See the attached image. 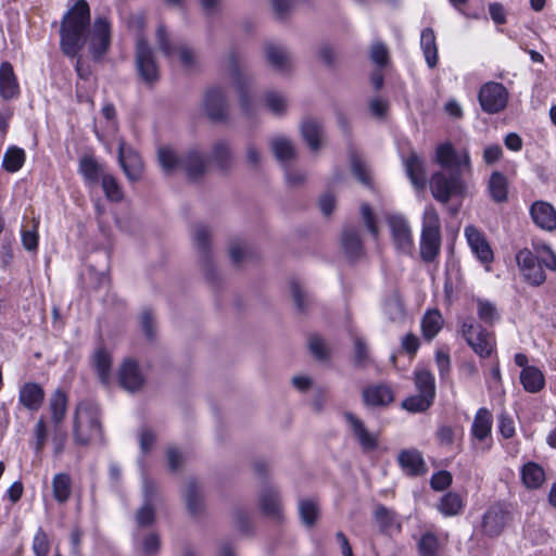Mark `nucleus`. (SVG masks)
<instances>
[{
    "label": "nucleus",
    "mask_w": 556,
    "mask_h": 556,
    "mask_svg": "<svg viewBox=\"0 0 556 556\" xmlns=\"http://www.w3.org/2000/svg\"><path fill=\"white\" fill-rule=\"evenodd\" d=\"M299 513L302 521H316L319 518L318 503L311 498L301 500Z\"/></svg>",
    "instance_id": "nucleus-56"
},
{
    "label": "nucleus",
    "mask_w": 556,
    "mask_h": 556,
    "mask_svg": "<svg viewBox=\"0 0 556 556\" xmlns=\"http://www.w3.org/2000/svg\"><path fill=\"white\" fill-rule=\"evenodd\" d=\"M350 160L353 175L361 184L370 188L372 186V181L370 170L366 163L356 153H352Z\"/></svg>",
    "instance_id": "nucleus-47"
},
{
    "label": "nucleus",
    "mask_w": 556,
    "mask_h": 556,
    "mask_svg": "<svg viewBox=\"0 0 556 556\" xmlns=\"http://www.w3.org/2000/svg\"><path fill=\"white\" fill-rule=\"evenodd\" d=\"M463 508V501L457 493L448 492L445 494L440 504L439 509L445 517L457 515Z\"/></svg>",
    "instance_id": "nucleus-48"
},
{
    "label": "nucleus",
    "mask_w": 556,
    "mask_h": 556,
    "mask_svg": "<svg viewBox=\"0 0 556 556\" xmlns=\"http://www.w3.org/2000/svg\"><path fill=\"white\" fill-rule=\"evenodd\" d=\"M20 93V86L11 63L2 62L0 65V97L11 100Z\"/></svg>",
    "instance_id": "nucleus-28"
},
{
    "label": "nucleus",
    "mask_w": 556,
    "mask_h": 556,
    "mask_svg": "<svg viewBox=\"0 0 556 556\" xmlns=\"http://www.w3.org/2000/svg\"><path fill=\"white\" fill-rule=\"evenodd\" d=\"M166 455H167V464H168V469L172 471V472H177L178 470H180L186 462V455L185 453L175 447V446H169L166 451Z\"/></svg>",
    "instance_id": "nucleus-58"
},
{
    "label": "nucleus",
    "mask_w": 556,
    "mask_h": 556,
    "mask_svg": "<svg viewBox=\"0 0 556 556\" xmlns=\"http://www.w3.org/2000/svg\"><path fill=\"white\" fill-rule=\"evenodd\" d=\"M397 462L405 473L410 477L425 476L428 471L421 452L416 448L401 451Z\"/></svg>",
    "instance_id": "nucleus-19"
},
{
    "label": "nucleus",
    "mask_w": 556,
    "mask_h": 556,
    "mask_svg": "<svg viewBox=\"0 0 556 556\" xmlns=\"http://www.w3.org/2000/svg\"><path fill=\"white\" fill-rule=\"evenodd\" d=\"M420 47L424 51L426 62L430 68L437 66L438 63V48L435 42V35L432 28H425L420 35Z\"/></svg>",
    "instance_id": "nucleus-39"
},
{
    "label": "nucleus",
    "mask_w": 556,
    "mask_h": 556,
    "mask_svg": "<svg viewBox=\"0 0 556 556\" xmlns=\"http://www.w3.org/2000/svg\"><path fill=\"white\" fill-rule=\"evenodd\" d=\"M118 162L130 181H137L141 178L143 170L142 160L138 152L127 146L124 140H121L118 144Z\"/></svg>",
    "instance_id": "nucleus-14"
},
{
    "label": "nucleus",
    "mask_w": 556,
    "mask_h": 556,
    "mask_svg": "<svg viewBox=\"0 0 556 556\" xmlns=\"http://www.w3.org/2000/svg\"><path fill=\"white\" fill-rule=\"evenodd\" d=\"M111 365L112 359L110 354L103 348H99L93 354V366L101 383L104 386H108L110 382Z\"/></svg>",
    "instance_id": "nucleus-41"
},
{
    "label": "nucleus",
    "mask_w": 556,
    "mask_h": 556,
    "mask_svg": "<svg viewBox=\"0 0 556 556\" xmlns=\"http://www.w3.org/2000/svg\"><path fill=\"white\" fill-rule=\"evenodd\" d=\"M465 236L472 253L481 263L489 264L493 261V251L490 244L475 226H467Z\"/></svg>",
    "instance_id": "nucleus-18"
},
{
    "label": "nucleus",
    "mask_w": 556,
    "mask_h": 556,
    "mask_svg": "<svg viewBox=\"0 0 556 556\" xmlns=\"http://www.w3.org/2000/svg\"><path fill=\"white\" fill-rule=\"evenodd\" d=\"M453 481L452 473L446 470H440L434 472L430 479V486L434 491H444L446 490Z\"/></svg>",
    "instance_id": "nucleus-61"
},
{
    "label": "nucleus",
    "mask_w": 556,
    "mask_h": 556,
    "mask_svg": "<svg viewBox=\"0 0 556 556\" xmlns=\"http://www.w3.org/2000/svg\"><path fill=\"white\" fill-rule=\"evenodd\" d=\"M265 54L267 62L275 71L287 73L292 68V55L285 47L267 43Z\"/></svg>",
    "instance_id": "nucleus-27"
},
{
    "label": "nucleus",
    "mask_w": 556,
    "mask_h": 556,
    "mask_svg": "<svg viewBox=\"0 0 556 556\" xmlns=\"http://www.w3.org/2000/svg\"><path fill=\"white\" fill-rule=\"evenodd\" d=\"M149 523H139L135 532V541L140 545L141 551L147 556H154L161 547L157 533L150 531L147 526Z\"/></svg>",
    "instance_id": "nucleus-29"
},
{
    "label": "nucleus",
    "mask_w": 556,
    "mask_h": 556,
    "mask_svg": "<svg viewBox=\"0 0 556 556\" xmlns=\"http://www.w3.org/2000/svg\"><path fill=\"white\" fill-rule=\"evenodd\" d=\"M406 175L408 176L412 185L417 189L421 190L426 187L427 175L426 165L422 157H420L415 151H410L409 155L403 159Z\"/></svg>",
    "instance_id": "nucleus-22"
},
{
    "label": "nucleus",
    "mask_w": 556,
    "mask_h": 556,
    "mask_svg": "<svg viewBox=\"0 0 556 556\" xmlns=\"http://www.w3.org/2000/svg\"><path fill=\"white\" fill-rule=\"evenodd\" d=\"M89 52L94 61H100L111 45V23L105 15H98L88 33Z\"/></svg>",
    "instance_id": "nucleus-7"
},
{
    "label": "nucleus",
    "mask_w": 556,
    "mask_h": 556,
    "mask_svg": "<svg viewBox=\"0 0 556 556\" xmlns=\"http://www.w3.org/2000/svg\"><path fill=\"white\" fill-rule=\"evenodd\" d=\"M517 265L525 280L531 286H541L546 280L544 269L539 262V256L528 249H522L516 254Z\"/></svg>",
    "instance_id": "nucleus-13"
},
{
    "label": "nucleus",
    "mask_w": 556,
    "mask_h": 556,
    "mask_svg": "<svg viewBox=\"0 0 556 556\" xmlns=\"http://www.w3.org/2000/svg\"><path fill=\"white\" fill-rule=\"evenodd\" d=\"M435 161L444 168L451 169L448 175L438 172L430 179L432 197L440 203L446 204L452 197H462L466 184L462 178L463 168L470 169V156L467 150L458 154L451 143L437 148Z\"/></svg>",
    "instance_id": "nucleus-1"
},
{
    "label": "nucleus",
    "mask_w": 556,
    "mask_h": 556,
    "mask_svg": "<svg viewBox=\"0 0 556 556\" xmlns=\"http://www.w3.org/2000/svg\"><path fill=\"white\" fill-rule=\"evenodd\" d=\"M260 507L268 518H285L279 492L273 486H266L262 490L260 494Z\"/></svg>",
    "instance_id": "nucleus-24"
},
{
    "label": "nucleus",
    "mask_w": 556,
    "mask_h": 556,
    "mask_svg": "<svg viewBox=\"0 0 556 556\" xmlns=\"http://www.w3.org/2000/svg\"><path fill=\"white\" fill-rule=\"evenodd\" d=\"M38 226H39V219L33 218V229H23L22 230V244L24 249L27 251H36L38 248Z\"/></svg>",
    "instance_id": "nucleus-57"
},
{
    "label": "nucleus",
    "mask_w": 556,
    "mask_h": 556,
    "mask_svg": "<svg viewBox=\"0 0 556 556\" xmlns=\"http://www.w3.org/2000/svg\"><path fill=\"white\" fill-rule=\"evenodd\" d=\"M443 317L438 309L428 311L421 319V331L425 340L431 341L440 332Z\"/></svg>",
    "instance_id": "nucleus-40"
},
{
    "label": "nucleus",
    "mask_w": 556,
    "mask_h": 556,
    "mask_svg": "<svg viewBox=\"0 0 556 556\" xmlns=\"http://www.w3.org/2000/svg\"><path fill=\"white\" fill-rule=\"evenodd\" d=\"M52 489L54 498L64 503L68 500L72 490L71 478L66 473H58L52 480Z\"/></svg>",
    "instance_id": "nucleus-45"
},
{
    "label": "nucleus",
    "mask_w": 556,
    "mask_h": 556,
    "mask_svg": "<svg viewBox=\"0 0 556 556\" xmlns=\"http://www.w3.org/2000/svg\"><path fill=\"white\" fill-rule=\"evenodd\" d=\"M387 224L396 250L403 254H409L413 250L414 241L407 218L402 214H389L387 216Z\"/></svg>",
    "instance_id": "nucleus-10"
},
{
    "label": "nucleus",
    "mask_w": 556,
    "mask_h": 556,
    "mask_svg": "<svg viewBox=\"0 0 556 556\" xmlns=\"http://www.w3.org/2000/svg\"><path fill=\"white\" fill-rule=\"evenodd\" d=\"M162 497L150 482L144 484V500L142 506L137 511V521H154L157 517V510L162 506Z\"/></svg>",
    "instance_id": "nucleus-17"
},
{
    "label": "nucleus",
    "mask_w": 556,
    "mask_h": 556,
    "mask_svg": "<svg viewBox=\"0 0 556 556\" xmlns=\"http://www.w3.org/2000/svg\"><path fill=\"white\" fill-rule=\"evenodd\" d=\"M369 349L362 337L354 338V365L357 368H365L369 364Z\"/></svg>",
    "instance_id": "nucleus-55"
},
{
    "label": "nucleus",
    "mask_w": 556,
    "mask_h": 556,
    "mask_svg": "<svg viewBox=\"0 0 556 556\" xmlns=\"http://www.w3.org/2000/svg\"><path fill=\"white\" fill-rule=\"evenodd\" d=\"M210 160L218 170L228 173L235 163V154L230 142L226 139L216 140L212 144Z\"/></svg>",
    "instance_id": "nucleus-20"
},
{
    "label": "nucleus",
    "mask_w": 556,
    "mask_h": 556,
    "mask_svg": "<svg viewBox=\"0 0 556 556\" xmlns=\"http://www.w3.org/2000/svg\"><path fill=\"white\" fill-rule=\"evenodd\" d=\"M157 159L165 174L169 175L176 169H182L191 181L200 180L208 167V160L198 149H190L177 155L169 148H160Z\"/></svg>",
    "instance_id": "nucleus-3"
},
{
    "label": "nucleus",
    "mask_w": 556,
    "mask_h": 556,
    "mask_svg": "<svg viewBox=\"0 0 556 556\" xmlns=\"http://www.w3.org/2000/svg\"><path fill=\"white\" fill-rule=\"evenodd\" d=\"M155 41L166 58H173L177 54L181 65L186 68H191L195 64L194 52L187 46H176L173 43L164 25L157 27Z\"/></svg>",
    "instance_id": "nucleus-11"
},
{
    "label": "nucleus",
    "mask_w": 556,
    "mask_h": 556,
    "mask_svg": "<svg viewBox=\"0 0 556 556\" xmlns=\"http://www.w3.org/2000/svg\"><path fill=\"white\" fill-rule=\"evenodd\" d=\"M90 7L77 0L64 14L60 26V48L68 58H75L84 48L90 29Z\"/></svg>",
    "instance_id": "nucleus-2"
},
{
    "label": "nucleus",
    "mask_w": 556,
    "mask_h": 556,
    "mask_svg": "<svg viewBox=\"0 0 556 556\" xmlns=\"http://www.w3.org/2000/svg\"><path fill=\"white\" fill-rule=\"evenodd\" d=\"M362 399L367 407H386L394 402V392L386 383L370 384L362 391Z\"/></svg>",
    "instance_id": "nucleus-16"
},
{
    "label": "nucleus",
    "mask_w": 556,
    "mask_h": 556,
    "mask_svg": "<svg viewBox=\"0 0 556 556\" xmlns=\"http://www.w3.org/2000/svg\"><path fill=\"white\" fill-rule=\"evenodd\" d=\"M264 102L267 109L276 116H282L288 108L286 97L276 91H269L264 96Z\"/></svg>",
    "instance_id": "nucleus-49"
},
{
    "label": "nucleus",
    "mask_w": 556,
    "mask_h": 556,
    "mask_svg": "<svg viewBox=\"0 0 556 556\" xmlns=\"http://www.w3.org/2000/svg\"><path fill=\"white\" fill-rule=\"evenodd\" d=\"M226 65L239 94L243 113L248 116L254 114V105L249 94L250 78L240 70V59L236 51H230L226 58Z\"/></svg>",
    "instance_id": "nucleus-6"
},
{
    "label": "nucleus",
    "mask_w": 556,
    "mask_h": 556,
    "mask_svg": "<svg viewBox=\"0 0 556 556\" xmlns=\"http://www.w3.org/2000/svg\"><path fill=\"white\" fill-rule=\"evenodd\" d=\"M45 390L36 382H25L20 387L18 403L29 412H37L43 404Z\"/></svg>",
    "instance_id": "nucleus-21"
},
{
    "label": "nucleus",
    "mask_w": 556,
    "mask_h": 556,
    "mask_svg": "<svg viewBox=\"0 0 556 556\" xmlns=\"http://www.w3.org/2000/svg\"><path fill=\"white\" fill-rule=\"evenodd\" d=\"M440 542L438 538L430 532L425 533L418 542V551L420 556H439Z\"/></svg>",
    "instance_id": "nucleus-53"
},
{
    "label": "nucleus",
    "mask_w": 556,
    "mask_h": 556,
    "mask_svg": "<svg viewBox=\"0 0 556 556\" xmlns=\"http://www.w3.org/2000/svg\"><path fill=\"white\" fill-rule=\"evenodd\" d=\"M33 549L36 556H47L49 553V541L47 534L41 530H39L34 538Z\"/></svg>",
    "instance_id": "nucleus-64"
},
{
    "label": "nucleus",
    "mask_w": 556,
    "mask_h": 556,
    "mask_svg": "<svg viewBox=\"0 0 556 556\" xmlns=\"http://www.w3.org/2000/svg\"><path fill=\"white\" fill-rule=\"evenodd\" d=\"M371 61L379 67H383L389 62V51L381 41L374 42L370 51Z\"/></svg>",
    "instance_id": "nucleus-59"
},
{
    "label": "nucleus",
    "mask_w": 556,
    "mask_h": 556,
    "mask_svg": "<svg viewBox=\"0 0 556 556\" xmlns=\"http://www.w3.org/2000/svg\"><path fill=\"white\" fill-rule=\"evenodd\" d=\"M301 132L309 149L317 151L320 148V140L324 128L320 122L315 118H306L301 125Z\"/></svg>",
    "instance_id": "nucleus-33"
},
{
    "label": "nucleus",
    "mask_w": 556,
    "mask_h": 556,
    "mask_svg": "<svg viewBox=\"0 0 556 556\" xmlns=\"http://www.w3.org/2000/svg\"><path fill=\"white\" fill-rule=\"evenodd\" d=\"M25 151L17 147H10L2 160L3 168L9 173H15L22 168L25 163Z\"/></svg>",
    "instance_id": "nucleus-44"
},
{
    "label": "nucleus",
    "mask_w": 556,
    "mask_h": 556,
    "mask_svg": "<svg viewBox=\"0 0 556 556\" xmlns=\"http://www.w3.org/2000/svg\"><path fill=\"white\" fill-rule=\"evenodd\" d=\"M498 429L505 439H510L515 434V426L513 418L505 412L498 416Z\"/></svg>",
    "instance_id": "nucleus-63"
},
{
    "label": "nucleus",
    "mask_w": 556,
    "mask_h": 556,
    "mask_svg": "<svg viewBox=\"0 0 556 556\" xmlns=\"http://www.w3.org/2000/svg\"><path fill=\"white\" fill-rule=\"evenodd\" d=\"M415 386L418 393L434 400L435 397V380L434 376L426 369L415 370Z\"/></svg>",
    "instance_id": "nucleus-42"
},
{
    "label": "nucleus",
    "mask_w": 556,
    "mask_h": 556,
    "mask_svg": "<svg viewBox=\"0 0 556 556\" xmlns=\"http://www.w3.org/2000/svg\"><path fill=\"white\" fill-rule=\"evenodd\" d=\"M48 437V429L46 421L40 418L34 427V448L36 453L42 452Z\"/></svg>",
    "instance_id": "nucleus-60"
},
{
    "label": "nucleus",
    "mask_w": 556,
    "mask_h": 556,
    "mask_svg": "<svg viewBox=\"0 0 556 556\" xmlns=\"http://www.w3.org/2000/svg\"><path fill=\"white\" fill-rule=\"evenodd\" d=\"M73 438L77 445L83 446L102 439L100 409L97 403L84 400L77 404L73 418Z\"/></svg>",
    "instance_id": "nucleus-4"
},
{
    "label": "nucleus",
    "mask_w": 556,
    "mask_h": 556,
    "mask_svg": "<svg viewBox=\"0 0 556 556\" xmlns=\"http://www.w3.org/2000/svg\"><path fill=\"white\" fill-rule=\"evenodd\" d=\"M488 190L494 202H506L508 200V181L504 174L493 172L489 179Z\"/></svg>",
    "instance_id": "nucleus-36"
},
{
    "label": "nucleus",
    "mask_w": 556,
    "mask_h": 556,
    "mask_svg": "<svg viewBox=\"0 0 556 556\" xmlns=\"http://www.w3.org/2000/svg\"><path fill=\"white\" fill-rule=\"evenodd\" d=\"M193 240L203 262L208 267L207 253L210 250V232L207 227L204 225H195L193 228Z\"/></svg>",
    "instance_id": "nucleus-46"
},
{
    "label": "nucleus",
    "mask_w": 556,
    "mask_h": 556,
    "mask_svg": "<svg viewBox=\"0 0 556 556\" xmlns=\"http://www.w3.org/2000/svg\"><path fill=\"white\" fill-rule=\"evenodd\" d=\"M101 185L108 200L112 202L123 200L124 193L115 177L110 174L102 175Z\"/></svg>",
    "instance_id": "nucleus-51"
},
{
    "label": "nucleus",
    "mask_w": 556,
    "mask_h": 556,
    "mask_svg": "<svg viewBox=\"0 0 556 556\" xmlns=\"http://www.w3.org/2000/svg\"><path fill=\"white\" fill-rule=\"evenodd\" d=\"M118 378L121 386L129 392L139 390L144 383V378L139 370V366L132 359H127L123 363Z\"/></svg>",
    "instance_id": "nucleus-25"
},
{
    "label": "nucleus",
    "mask_w": 556,
    "mask_h": 556,
    "mask_svg": "<svg viewBox=\"0 0 556 556\" xmlns=\"http://www.w3.org/2000/svg\"><path fill=\"white\" fill-rule=\"evenodd\" d=\"M136 64L141 79L152 85L159 79V67L153 51L144 37H139L136 43Z\"/></svg>",
    "instance_id": "nucleus-9"
},
{
    "label": "nucleus",
    "mask_w": 556,
    "mask_h": 556,
    "mask_svg": "<svg viewBox=\"0 0 556 556\" xmlns=\"http://www.w3.org/2000/svg\"><path fill=\"white\" fill-rule=\"evenodd\" d=\"M520 473L522 483L527 489H539L545 481L544 469L533 462L525 464Z\"/></svg>",
    "instance_id": "nucleus-35"
},
{
    "label": "nucleus",
    "mask_w": 556,
    "mask_h": 556,
    "mask_svg": "<svg viewBox=\"0 0 556 556\" xmlns=\"http://www.w3.org/2000/svg\"><path fill=\"white\" fill-rule=\"evenodd\" d=\"M203 110L206 116L214 123H223L228 118V101L223 89L217 87L208 88L205 91Z\"/></svg>",
    "instance_id": "nucleus-12"
},
{
    "label": "nucleus",
    "mask_w": 556,
    "mask_h": 556,
    "mask_svg": "<svg viewBox=\"0 0 556 556\" xmlns=\"http://www.w3.org/2000/svg\"><path fill=\"white\" fill-rule=\"evenodd\" d=\"M184 498L186 507L192 517L198 516L204 508L202 492L199 484L193 480H189L185 492Z\"/></svg>",
    "instance_id": "nucleus-32"
},
{
    "label": "nucleus",
    "mask_w": 556,
    "mask_h": 556,
    "mask_svg": "<svg viewBox=\"0 0 556 556\" xmlns=\"http://www.w3.org/2000/svg\"><path fill=\"white\" fill-rule=\"evenodd\" d=\"M312 354L318 359H326L329 351L326 342L319 336H312L308 341Z\"/></svg>",
    "instance_id": "nucleus-62"
},
{
    "label": "nucleus",
    "mask_w": 556,
    "mask_h": 556,
    "mask_svg": "<svg viewBox=\"0 0 556 556\" xmlns=\"http://www.w3.org/2000/svg\"><path fill=\"white\" fill-rule=\"evenodd\" d=\"M343 416L362 450L364 452L375 451L378 446V434L369 432L363 420H361L355 414L345 412Z\"/></svg>",
    "instance_id": "nucleus-15"
},
{
    "label": "nucleus",
    "mask_w": 556,
    "mask_h": 556,
    "mask_svg": "<svg viewBox=\"0 0 556 556\" xmlns=\"http://www.w3.org/2000/svg\"><path fill=\"white\" fill-rule=\"evenodd\" d=\"M421 232H441L440 216L431 204L424 211Z\"/></svg>",
    "instance_id": "nucleus-54"
},
{
    "label": "nucleus",
    "mask_w": 556,
    "mask_h": 556,
    "mask_svg": "<svg viewBox=\"0 0 556 556\" xmlns=\"http://www.w3.org/2000/svg\"><path fill=\"white\" fill-rule=\"evenodd\" d=\"M49 409L51 419L55 428L63 422L67 410V395L61 390L56 389L49 399Z\"/></svg>",
    "instance_id": "nucleus-34"
},
{
    "label": "nucleus",
    "mask_w": 556,
    "mask_h": 556,
    "mask_svg": "<svg viewBox=\"0 0 556 556\" xmlns=\"http://www.w3.org/2000/svg\"><path fill=\"white\" fill-rule=\"evenodd\" d=\"M433 401L434 400L428 399V396L418 393L416 395H410L406 397L401 405L402 408L406 409L407 412L422 413L426 412L432 405Z\"/></svg>",
    "instance_id": "nucleus-50"
},
{
    "label": "nucleus",
    "mask_w": 556,
    "mask_h": 556,
    "mask_svg": "<svg viewBox=\"0 0 556 556\" xmlns=\"http://www.w3.org/2000/svg\"><path fill=\"white\" fill-rule=\"evenodd\" d=\"M79 172L92 185L97 184L102 178V175H105L102 166L93 157L89 156L80 160Z\"/></svg>",
    "instance_id": "nucleus-43"
},
{
    "label": "nucleus",
    "mask_w": 556,
    "mask_h": 556,
    "mask_svg": "<svg viewBox=\"0 0 556 556\" xmlns=\"http://www.w3.org/2000/svg\"><path fill=\"white\" fill-rule=\"evenodd\" d=\"M531 217L536 226L544 230L556 229V210L552 204L536 201L530 207Z\"/></svg>",
    "instance_id": "nucleus-23"
},
{
    "label": "nucleus",
    "mask_w": 556,
    "mask_h": 556,
    "mask_svg": "<svg viewBox=\"0 0 556 556\" xmlns=\"http://www.w3.org/2000/svg\"><path fill=\"white\" fill-rule=\"evenodd\" d=\"M441 249V232H421L420 257L430 263L435 260Z\"/></svg>",
    "instance_id": "nucleus-31"
},
{
    "label": "nucleus",
    "mask_w": 556,
    "mask_h": 556,
    "mask_svg": "<svg viewBox=\"0 0 556 556\" xmlns=\"http://www.w3.org/2000/svg\"><path fill=\"white\" fill-rule=\"evenodd\" d=\"M270 149L276 159L286 164L295 156V149L290 139L285 136H275L270 139Z\"/></svg>",
    "instance_id": "nucleus-38"
},
{
    "label": "nucleus",
    "mask_w": 556,
    "mask_h": 556,
    "mask_svg": "<svg viewBox=\"0 0 556 556\" xmlns=\"http://www.w3.org/2000/svg\"><path fill=\"white\" fill-rule=\"evenodd\" d=\"M478 100L485 113L496 114L506 108L508 91L503 84L489 81L480 88Z\"/></svg>",
    "instance_id": "nucleus-8"
},
{
    "label": "nucleus",
    "mask_w": 556,
    "mask_h": 556,
    "mask_svg": "<svg viewBox=\"0 0 556 556\" xmlns=\"http://www.w3.org/2000/svg\"><path fill=\"white\" fill-rule=\"evenodd\" d=\"M477 313L479 319L486 326H492L500 319V314L495 305L485 300L477 301Z\"/></svg>",
    "instance_id": "nucleus-52"
},
{
    "label": "nucleus",
    "mask_w": 556,
    "mask_h": 556,
    "mask_svg": "<svg viewBox=\"0 0 556 556\" xmlns=\"http://www.w3.org/2000/svg\"><path fill=\"white\" fill-rule=\"evenodd\" d=\"M341 245L346 257L351 261H355L363 255V243L358 230L354 227H346L343 229Z\"/></svg>",
    "instance_id": "nucleus-30"
},
{
    "label": "nucleus",
    "mask_w": 556,
    "mask_h": 556,
    "mask_svg": "<svg viewBox=\"0 0 556 556\" xmlns=\"http://www.w3.org/2000/svg\"><path fill=\"white\" fill-rule=\"evenodd\" d=\"M520 382L527 392L538 393L544 388L545 378L538 367H526L520 372Z\"/></svg>",
    "instance_id": "nucleus-37"
},
{
    "label": "nucleus",
    "mask_w": 556,
    "mask_h": 556,
    "mask_svg": "<svg viewBox=\"0 0 556 556\" xmlns=\"http://www.w3.org/2000/svg\"><path fill=\"white\" fill-rule=\"evenodd\" d=\"M462 337L472 351L482 358L491 356L495 348L494 334L476 324L472 318H466L460 325Z\"/></svg>",
    "instance_id": "nucleus-5"
},
{
    "label": "nucleus",
    "mask_w": 556,
    "mask_h": 556,
    "mask_svg": "<svg viewBox=\"0 0 556 556\" xmlns=\"http://www.w3.org/2000/svg\"><path fill=\"white\" fill-rule=\"evenodd\" d=\"M493 427V415L486 407H480L473 417L470 428V435L472 440L484 442L491 437Z\"/></svg>",
    "instance_id": "nucleus-26"
}]
</instances>
